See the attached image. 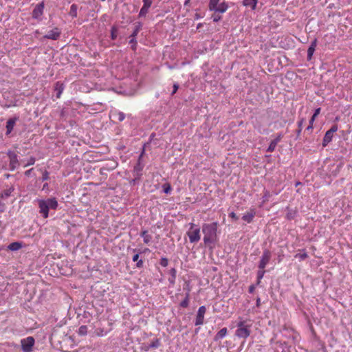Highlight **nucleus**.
Returning a JSON list of instances; mask_svg holds the SVG:
<instances>
[{
    "instance_id": "50",
    "label": "nucleus",
    "mask_w": 352,
    "mask_h": 352,
    "mask_svg": "<svg viewBox=\"0 0 352 352\" xmlns=\"http://www.w3.org/2000/svg\"><path fill=\"white\" fill-rule=\"evenodd\" d=\"M111 36H112V38H113V39H115V38H116V35H115V34H114V32H112V33H111Z\"/></svg>"
},
{
    "instance_id": "37",
    "label": "nucleus",
    "mask_w": 352,
    "mask_h": 352,
    "mask_svg": "<svg viewBox=\"0 0 352 352\" xmlns=\"http://www.w3.org/2000/svg\"><path fill=\"white\" fill-rule=\"evenodd\" d=\"M338 128L336 126H332L329 130L327 131L328 133H331V135H333V133L337 131Z\"/></svg>"
},
{
    "instance_id": "5",
    "label": "nucleus",
    "mask_w": 352,
    "mask_h": 352,
    "mask_svg": "<svg viewBox=\"0 0 352 352\" xmlns=\"http://www.w3.org/2000/svg\"><path fill=\"white\" fill-rule=\"evenodd\" d=\"M34 339L33 337H28L21 340V348L23 352H31L34 344Z\"/></svg>"
},
{
    "instance_id": "1",
    "label": "nucleus",
    "mask_w": 352,
    "mask_h": 352,
    "mask_svg": "<svg viewBox=\"0 0 352 352\" xmlns=\"http://www.w3.org/2000/svg\"><path fill=\"white\" fill-rule=\"evenodd\" d=\"M217 226V222L203 224L202 232L204 234V241L206 244L214 243L216 241Z\"/></svg>"
},
{
    "instance_id": "55",
    "label": "nucleus",
    "mask_w": 352,
    "mask_h": 352,
    "mask_svg": "<svg viewBox=\"0 0 352 352\" xmlns=\"http://www.w3.org/2000/svg\"><path fill=\"white\" fill-rule=\"evenodd\" d=\"M300 184V182H298V183L296 184V186H299V184Z\"/></svg>"
},
{
    "instance_id": "14",
    "label": "nucleus",
    "mask_w": 352,
    "mask_h": 352,
    "mask_svg": "<svg viewBox=\"0 0 352 352\" xmlns=\"http://www.w3.org/2000/svg\"><path fill=\"white\" fill-rule=\"evenodd\" d=\"M316 45H317V41H316V39H315L314 41H312L309 47L307 50V57L309 59L311 58V57L314 54V52L315 51V48H316Z\"/></svg>"
},
{
    "instance_id": "24",
    "label": "nucleus",
    "mask_w": 352,
    "mask_h": 352,
    "mask_svg": "<svg viewBox=\"0 0 352 352\" xmlns=\"http://www.w3.org/2000/svg\"><path fill=\"white\" fill-rule=\"evenodd\" d=\"M18 165V160L17 156L16 155H13L10 157V166L12 168H14Z\"/></svg>"
},
{
    "instance_id": "47",
    "label": "nucleus",
    "mask_w": 352,
    "mask_h": 352,
    "mask_svg": "<svg viewBox=\"0 0 352 352\" xmlns=\"http://www.w3.org/2000/svg\"><path fill=\"white\" fill-rule=\"evenodd\" d=\"M32 170V168H30L25 172V175L29 176Z\"/></svg>"
},
{
    "instance_id": "38",
    "label": "nucleus",
    "mask_w": 352,
    "mask_h": 352,
    "mask_svg": "<svg viewBox=\"0 0 352 352\" xmlns=\"http://www.w3.org/2000/svg\"><path fill=\"white\" fill-rule=\"evenodd\" d=\"M170 190H171V188H170V186L169 185L164 186V193H166V194L169 193L170 192Z\"/></svg>"
},
{
    "instance_id": "3",
    "label": "nucleus",
    "mask_w": 352,
    "mask_h": 352,
    "mask_svg": "<svg viewBox=\"0 0 352 352\" xmlns=\"http://www.w3.org/2000/svg\"><path fill=\"white\" fill-rule=\"evenodd\" d=\"M252 324H249L246 320L241 319L236 324V329L235 336L239 338L245 340L251 333Z\"/></svg>"
},
{
    "instance_id": "32",
    "label": "nucleus",
    "mask_w": 352,
    "mask_h": 352,
    "mask_svg": "<svg viewBox=\"0 0 352 352\" xmlns=\"http://www.w3.org/2000/svg\"><path fill=\"white\" fill-rule=\"evenodd\" d=\"M168 264V260L166 258H162L160 260V265L163 267H166Z\"/></svg>"
},
{
    "instance_id": "51",
    "label": "nucleus",
    "mask_w": 352,
    "mask_h": 352,
    "mask_svg": "<svg viewBox=\"0 0 352 352\" xmlns=\"http://www.w3.org/2000/svg\"><path fill=\"white\" fill-rule=\"evenodd\" d=\"M5 197H8L10 195V193L8 192H6L4 193Z\"/></svg>"
},
{
    "instance_id": "13",
    "label": "nucleus",
    "mask_w": 352,
    "mask_h": 352,
    "mask_svg": "<svg viewBox=\"0 0 352 352\" xmlns=\"http://www.w3.org/2000/svg\"><path fill=\"white\" fill-rule=\"evenodd\" d=\"M258 0H243V5L245 7H250L252 10L256 8Z\"/></svg>"
},
{
    "instance_id": "54",
    "label": "nucleus",
    "mask_w": 352,
    "mask_h": 352,
    "mask_svg": "<svg viewBox=\"0 0 352 352\" xmlns=\"http://www.w3.org/2000/svg\"><path fill=\"white\" fill-rule=\"evenodd\" d=\"M189 0L186 1V3H188Z\"/></svg>"
},
{
    "instance_id": "31",
    "label": "nucleus",
    "mask_w": 352,
    "mask_h": 352,
    "mask_svg": "<svg viewBox=\"0 0 352 352\" xmlns=\"http://www.w3.org/2000/svg\"><path fill=\"white\" fill-rule=\"evenodd\" d=\"M160 346V341L159 340H155L150 344L151 348H157Z\"/></svg>"
},
{
    "instance_id": "26",
    "label": "nucleus",
    "mask_w": 352,
    "mask_h": 352,
    "mask_svg": "<svg viewBox=\"0 0 352 352\" xmlns=\"http://www.w3.org/2000/svg\"><path fill=\"white\" fill-rule=\"evenodd\" d=\"M308 256L307 252L304 251L302 253H298L295 255V257L298 258L300 261H303Z\"/></svg>"
},
{
    "instance_id": "46",
    "label": "nucleus",
    "mask_w": 352,
    "mask_h": 352,
    "mask_svg": "<svg viewBox=\"0 0 352 352\" xmlns=\"http://www.w3.org/2000/svg\"><path fill=\"white\" fill-rule=\"evenodd\" d=\"M178 89V85L175 84L174 86H173V92L172 94H175Z\"/></svg>"
},
{
    "instance_id": "15",
    "label": "nucleus",
    "mask_w": 352,
    "mask_h": 352,
    "mask_svg": "<svg viewBox=\"0 0 352 352\" xmlns=\"http://www.w3.org/2000/svg\"><path fill=\"white\" fill-rule=\"evenodd\" d=\"M228 330L226 327L222 328L221 330L218 331L217 335L215 336L214 340H218L223 338L227 335Z\"/></svg>"
},
{
    "instance_id": "2",
    "label": "nucleus",
    "mask_w": 352,
    "mask_h": 352,
    "mask_svg": "<svg viewBox=\"0 0 352 352\" xmlns=\"http://www.w3.org/2000/svg\"><path fill=\"white\" fill-rule=\"evenodd\" d=\"M37 201L39 207V212L44 218L48 217L50 209L55 210L58 207V201L55 198L38 199Z\"/></svg>"
},
{
    "instance_id": "52",
    "label": "nucleus",
    "mask_w": 352,
    "mask_h": 352,
    "mask_svg": "<svg viewBox=\"0 0 352 352\" xmlns=\"http://www.w3.org/2000/svg\"><path fill=\"white\" fill-rule=\"evenodd\" d=\"M253 290H254V287H253V286H251V287H250V292H253Z\"/></svg>"
},
{
    "instance_id": "19",
    "label": "nucleus",
    "mask_w": 352,
    "mask_h": 352,
    "mask_svg": "<svg viewBox=\"0 0 352 352\" xmlns=\"http://www.w3.org/2000/svg\"><path fill=\"white\" fill-rule=\"evenodd\" d=\"M35 158L34 157H30L28 160H22L21 163L23 164V167H27L30 165H33L35 163Z\"/></svg>"
},
{
    "instance_id": "28",
    "label": "nucleus",
    "mask_w": 352,
    "mask_h": 352,
    "mask_svg": "<svg viewBox=\"0 0 352 352\" xmlns=\"http://www.w3.org/2000/svg\"><path fill=\"white\" fill-rule=\"evenodd\" d=\"M148 8L144 6H142V8L140 9L139 16H145L146 14L148 13Z\"/></svg>"
},
{
    "instance_id": "17",
    "label": "nucleus",
    "mask_w": 352,
    "mask_h": 352,
    "mask_svg": "<svg viewBox=\"0 0 352 352\" xmlns=\"http://www.w3.org/2000/svg\"><path fill=\"white\" fill-rule=\"evenodd\" d=\"M21 248L22 245L21 243L19 242H13L8 245V249L11 251H17L20 250Z\"/></svg>"
},
{
    "instance_id": "45",
    "label": "nucleus",
    "mask_w": 352,
    "mask_h": 352,
    "mask_svg": "<svg viewBox=\"0 0 352 352\" xmlns=\"http://www.w3.org/2000/svg\"><path fill=\"white\" fill-rule=\"evenodd\" d=\"M305 120L304 119H301L298 123V128L300 129H302V125H303V122H304Z\"/></svg>"
},
{
    "instance_id": "44",
    "label": "nucleus",
    "mask_w": 352,
    "mask_h": 352,
    "mask_svg": "<svg viewBox=\"0 0 352 352\" xmlns=\"http://www.w3.org/2000/svg\"><path fill=\"white\" fill-rule=\"evenodd\" d=\"M269 196H270L269 192H266L265 193L264 196L263 197V202L266 201L267 200V199H268Z\"/></svg>"
},
{
    "instance_id": "4",
    "label": "nucleus",
    "mask_w": 352,
    "mask_h": 352,
    "mask_svg": "<svg viewBox=\"0 0 352 352\" xmlns=\"http://www.w3.org/2000/svg\"><path fill=\"white\" fill-rule=\"evenodd\" d=\"M186 234L192 243L198 242L201 239L200 228L193 223H189V229Z\"/></svg>"
},
{
    "instance_id": "27",
    "label": "nucleus",
    "mask_w": 352,
    "mask_h": 352,
    "mask_svg": "<svg viewBox=\"0 0 352 352\" xmlns=\"http://www.w3.org/2000/svg\"><path fill=\"white\" fill-rule=\"evenodd\" d=\"M87 333V327L82 325L78 329V334L80 336H85Z\"/></svg>"
},
{
    "instance_id": "12",
    "label": "nucleus",
    "mask_w": 352,
    "mask_h": 352,
    "mask_svg": "<svg viewBox=\"0 0 352 352\" xmlns=\"http://www.w3.org/2000/svg\"><path fill=\"white\" fill-rule=\"evenodd\" d=\"M255 214L254 210H251L250 212L244 214L242 219L247 223H251L255 216Z\"/></svg>"
},
{
    "instance_id": "53",
    "label": "nucleus",
    "mask_w": 352,
    "mask_h": 352,
    "mask_svg": "<svg viewBox=\"0 0 352 352\" xmlns=\"http://www.w3.org/2000/svg\"><path fill=\"white\" fill-rule=\"evenodd\" d=\"M301 131H302V129L299 128L298 130V133L299 134L301 132Z\"/></svg>"
},
{
    "instance_id": "29",
    "label": "nucleus",
    "mask_w": 352,
    "mask_h": 352,
    "mask_svg": "<svg viewBox=\"0 0 352 352\" xmlns=\"http://www.w3.org/2000/svg\"><path fill=\"white\" fill-rule=\"evenodd\" d=\"M276 142H274L273 140L270 142L268 148H267V152H272L274 151V149L276 148Z\"/></svg>"
},
{
    "instance_id": "6",
    "label": "nucleus",
    "mask_w": 352,
    "mask_h": 352,
    "mask_svg": "<svg viewBox=\"0 0 352 352\" xmlns=\"http://www.w3.org/2000/svg\"><path fill=\"white\" fill-rule=\"evenodd\" d=\"M61 34V30L59 28L54 27L52 30H50L47 34H46L43 37L46 39L50 40H57L59 38Z\"/></svg>"
},
{
    "instance_id": "41",
    "label": "nucleus",
    "mask_w": 352,
    "mask_h": 352,
    "mask_svg": "<svg viewBox=\"0 0 352 352\" xmlns=\"http://www.w3.org/2000/svg\"><path fill=\"white\" fill-rule=\"evenodd\" d=\"M221 16H219V15H214L212 16V19H213V21L214 22H217L219 21V20H221Z\"/></svg>"
},
{
    "instance_id": "22",
    "label": "nucleus",
    "mask_w": 352,
    "mask_h": 352,
    "mask_svg": "<svg viewBox=\"0 0 352 352\" xmlns=\"http://www.w3.org/2000/svg\"><path fill=\"white\" fill-rule=\"evenodd\" d=\"M176 273H177V272L175 268H172L170 270V274L171 275V278L168 279V281L172 285H173L175 283V278H176Z\"/></svg>"
},
{
    "instance_id": "25",
    "label": "nucleus",
    "mask_w": 352,
    "mask_h": 352,
    "mask_svg": "<svg viewBox=\"0 0 352 352\" xmlns=\"http://www.w3.org/2000/svg\"><path fill=\"white\" fill-rule=\"evenodd\" d=\"M220 0H210L208 4V8L210 10L214 9L215 6L219 3Z\"/></svg>"
},
{
    "instance_id": "23",
    "label": "nucleus",
    "mask_w": 352,
    "mask_h": 352,
    "mask_svg": "<svg viewBox=\"0 0 352 352\" xmlns=\"http://www.w3.org/2000/svg\"><path fill=\"white\" fill-rule=\"evenodd\" d=\"M77 10L78 7L76 4H72L70 8L69 14L72 17H76L77 16Z\"/></svg>"
},
{
    "instance_id": "10",
    "label": "nucleus",
    "mask_w": 352,
    "mask_h": 352,
    "mask_svg": "<svg viewBox=\"0 0 352 352\" xmlns=\"http://www.w3.org/2000/svg\"><path fill=\"white\" fill-rule=\"evenodd\" d=\"M228 9V5L226 2L223 1L221 3L217 4V6H215L214 9H212L210 11H214V12H219V13H224L227 11Z\"/></svg>"
},
{
    "instance_id": "8",
    "label": "nucleus",
    "mask_w": 352,
    "mask_h": 352,
    "mask_svg": "<svg viewBox=\"0 0 352 352\" xmlns=\"http://www.w3.org/2000/svg\"><path fill=\"white\" fill-rule=\"evenodd\" d=\"M206 309L205 306H201L198 311L195 320V325H201L204 323V315L206 314Z\"/></svg>"
},
{
    "instance_id": "18",
    "label": "nucleus",
    "mask_w": 352,
    "mask_h": 352,
    "mask_svg": "<svg viewBox=\"0 0 352 352\" xmlns=\"http://www.w3.org/2000/svg\"><path fill=\"white\" fill-rule=\"evenodd\" d=\"M333 135L331 133L326 132L323 138L322 144L324 146H327L332 140Z\"/></svg>"
},
{
    "instance_id": "40",
    "label": "nucleus",
    "mask_w": 352,
    "mask_h": 352,
    "mask_svg": "<svg viewBox=\"0 0 352 352\" xmlns=\"http://www.w3.org/2000/svg\"><path fill=\"white\" fill-rule=\"evenodd\" d=\"M282 137H283L282 134H279L277 136V138L273 140V142H276V144H277L280 141Z\"/></svg>"
},
{
    "instance_id": "33",
    "label": "nucleus",
    "mask_w": 352,
    "mask_h": 352,
    "mask_svg": "<svg viewBox=\"0 0 352 352\" xmlns=\"http://www.w3.org/2000/svg\"><path fill=\"white\" fill-rule=\"evenodd\" d=\"M265 270L264 269L263 270H261L259 269L258 272V274H257V277H258V280H260L261 279L263 278L264 274H265Z\"/></svg>"
},
{
    "instance_id": "48",
    "label": "nucleus",
    "mask_w": 352,
    "mask_h": 352,
    "mask_svg": "<svg viewBox=\"0 0 352 352\" xmlns=\"http://www.w3.org/2000/svg\"><path fill=\"white\" fill-rule=\"evenodd\" d=\"M313 124H314V123H311V122H309V126H307V130H310V129H311L313 128Z\"/></svg>"
},
{
    "instance_id": "43",
    "label": "nucleus",
    "mask_w": 352,
    "mask_h": 352,
    "mask_svg": "<svg viewBox=\"0 0 352 352\" xmlns=\"http://www.w3.org/2000/svg\"><path fill=\"white\" fill-rule=\"evenodd\" d=\"M42 190H45V191H48L49 190V186H48V184L47 183H45L43 184V187H42Z\"/></svg>"
},
{
    "instance_id": "20",
    "label": "nucleus",
    "mask_w": 352,
    "mask_h": 352,
    "mask_svg": "<svg viewBox=\"0 0 352 352\" xmlns=\"http://www.w3.org/2000/svg\"><path fill=\"white\" fill-rule=\"evenodd\" d=\"M55 90L56 91L57 97L59 98L63 91V84L59 82L56 83Z\"/></svg>"
},
{
    "instance_id": "35",
    "label": "nucleus",
    "mask_w": 352,
    "mask_h": 352,
    "mask_svg": "<svg viewBox=\"0 0 352 352\" xmlns=\"http://www.w3.org/2000/svg\"><path fill=\"white\" fill-rule=\"evenodd\" d=\"M125 118V115L124 113L120 112L118 114V119L119 121H122Z\"/></svg>"
},
{
    "instance_id": "36",
    "label": "nucleus",
    "mask_w": 352,
    "mask_h": 352,
    "mask_svg": "<svg viewBox=\"0 0 352 352\" xmlns=\"http://www.w3.org/2000/svg\"><path fill=\"white\" fill-rule=\"evenodd\" d=\"M49 179V173L47 171H45L43 173V175H42V180L43 181H46Z\"/></svg>"
},
{
    "instance_id": "7",
    "label": "nucleus",
    "mask_w": 352,
    "mask_h": 352,
    "mask_svg": "<svg viewBox=\"0 0 352 352\" xmlns=\"http://www.w3.org/2000/svg\"><path fill=\"white\" fill-rule=\"evenodd\" d=\"M271 258V253L269 250H266L263 252L261 261L259 262L258 267L261 270L265 269L267 264L269 263L270 260Z\"/></svg>"
},
{
    "instance_id": "21",
    "label": "nucleus",
    "mask_w": 352,
    "mask_h": 352,
    "mask_svg": "<svg viewBox=\"0 0 352 352\" xmlns=\"http://www.w3.org/2000/svg\"><path fill=\"white\" fill-rule=\"evenodd\" d=\"M132 259H133V261H134V262L137 261V263H136L137 267L140 268L143 266V261L141 259L139 260V254H135L133 256Z\"/></svg>"
},
{
    "instance_id": "39",
    "label": "nucleus",
    "mask_w": 352,
    "mask_h": 352,
    "mask_svg": "<svg viewBox=\"0 0 352 352\" xmlns=\"http://www.w3.org/2000/svg\"><path fill=\"white\" fill-rule=\"evenodd\" d=\"M188 305V298H186L184 300H183L182 302H181V306L183 307H187Z\"/></svg>"
},
{
    "instance_id": "11",
    "label": "nucleus",
    "mask_w": 352,
    "mask_h": 352,
    "mask_svg": "<svg viewBox=\"0 0 352 352\" xmlns=\"http://www.w3.org/2000/svg\"><path fill=\"white\" fill-rule=\"evenodd\" d=\"M16 120H17V118H14L9 119L7 121V123H6V134L7 135L10 134L12 132Z\"/></svg>"
},
{
    "instance_id": "9",
    "label": "nucleus",
    "mask_w": 352,
    "mask_h": 352,
    "mask_svg": "<svg viewBox=\"0 0 352 352\" xmlns=\"http://www.w3.org/2000/svg\"><path fill=\"white\" fill-rule=\"evenodd\" d=\"M44 10V3L36 5L32 12V17L36 19H41V16L43 15Z\"/></svg>"
},
{
    "instance_id": "42",
    "label": "nucleus",
    "mask_w": 352,
    "mask_h": 352,
    "mask_svg": "<svg viewBox=\"0 0 352 352\" xmlns=\"http://www.w3.org/2000/svg\"><path fill=\"white\" fill-rule=\"evenodd\" d=\"M229 216H230V217H231L232 219H233L234 220H237L238 219V217H237L236 214L234 212H230L229 214Z\"/></svg>"
},
{
    "instance_id": "30",
    "label": "nucleus",
    "mask_w": 352,
    "mask_h": 352,
    "mask_svg": "<svg viewBox=\"0 0 352 352\" xmlns=\"http://www.w3.org/2000/svg\"><path fill=\"white\" fill-rule=\"evenodd\" d=\"M320 108H318L315 110V112L314 113V115L312 116L311 118L310 119V122L311 123H314L316 118L318 116V114L320 113Z\"/></svg>"
},
{
    "instance_id": "34",
    "label": "nucleus",
    "mask_w": 352,
    "mask_h": 352,
    "mask_svg": "<svg viewBox=\"0 0 352 352\" xmlns=\"http://www.w3.org/2000/svg\"><path fill=\"white\" fill-rule=\"evenodd\" d=\"M143 6L146 7L149 9L152 4V0H143Z\"/></svg>"
},
{
    "instance_id": "16",
    "label": "nucleus",
    "mask_w": 352,
    "mask_h": 352,
    "mask_svg": "<svg viewBox=\"0 0 352 352\" xmlns=\"http://www.w3.org/2000/svg\"><path fill=\"white\" fill-rule=\"evenodd\" d=\"M141 236L143 238V241L146 244H148L152 240L151 235L149 234L146 230L141 233Z\"/></svg>"
},
{
    "instance_id": "49",
    "label": "nucleus",
    "mask_w": 352,
    "mask_h": 352,
    "mask_svg": "<svg viewBox=\"0 0 352 352\" xmlns=\"http://www.w3.org/2000/svg\"><path fill=\"white\" fill-rule=\"evenodd\" d=\"M260 303H261V299L258 298L256 300V306L258 307L260 305Z\"/></svg>"
}]
</instances>
